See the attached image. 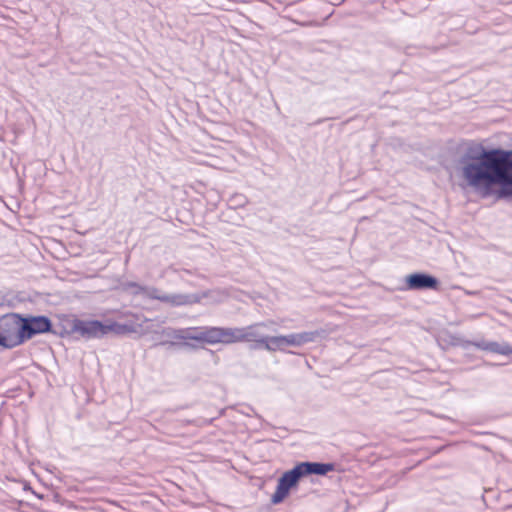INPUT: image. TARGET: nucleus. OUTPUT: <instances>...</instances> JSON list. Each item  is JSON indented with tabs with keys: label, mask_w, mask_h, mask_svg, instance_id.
<instances>
[{
	"label": "nucleus",
	"mask_w": 512,
	"mask_h": 512,
	"mask_svg": "<svg viewBox=\"0 0 512 512\" xmlns=\"http://www.w3.org/2000/svg\"><path fill=\"white\" fill-rule=\"evenodd\" d=\"M508 157L501 147L469 146L458 160L461 178L482 198L509 200Z\"/></svg>",
	"instance_id": "1"
},
{
	"label": "nucleus",
	"mask_w": 512,
	"mask_h": 512,
	"mask_svg": "<svg viewBox=\"0 0 512 512\" xmlns=\"http://www.w3.org/2000/svg\"><path fill=\"white\" fill-rule=\"evenodd\" d=\"M191 340L201 343L215 344H233V327L203 326L190 327Z\"/></svg>",
	"instance_id": "2"
},
{
	"label": "nucleus",
	"mask_w": 512,
	"mask_h": 512,
	"mask_svg": "<svg viewBox=\"0 0 512 512\" xmlns=\"http://www.w3.org/2000/svg\"><path fill=\"white\" fill-rule=\"evenodd\" d=\"M20 313H7L0 318V336L4 339L3 348L12 349L23 344L20 340L22 321Z\"/></svg>",
	"instance_id": "3"
},
{
	"label": "nucleus",
	"mask_w": 512,
	"mask_h": 512,
	"mask_svg": "<svg viewBox=\"0 0 512 512\" xmlns=\"http://www.w3.org/2000/svg\"><path fill=\"white\" fill-rule=\"evenodd\" d=\"M19 319L22 321L19 337L23 344L37 335L51 334L52 321L46 315L21 314Z\"/></svg>",
	"instance_id": "4"
},
{
	"label": "nucleus",
	"mask_w": 512,
	"mask_h": 512,
	"mask_svg": "<svg viewBox=\"0 0 512 512\" xmlns=\"http://www.w3.org/2000/svg\"><path fill=\"white\" fill-rule=\"evenodd\" d=\"M302 478L304 477L298 464L285 471L277 480L276 490L270 499L271 504L278 505L282 503L289 496L291 490L298 487Z\"/></svg>",
	"instance_id": "5"
},
{
	"label": "nucleus",
	"mask_w": 512,
	"mask_h": 512,
	"mask_svg": "<svg viewBox=\"0 0 512 512\" xmlns=\"http://www.w3.org/2000/svg\"><path fill=\"white\" fill-rule=\"evenodd\" d=\"M265 323L259 322L245 327H233V343L248 342L251 350L262 349L266 335L261 331Z\"/></svg>",
	"instance_id": "6"
},
{
	"label": "nucleus",
	"mask_w": 512,
	"mask_h": 512,
	"mask_svg": "<svg viewBox=\"0 0 512 512\" xmlns=\"http://www.w3.org/2000/svg\"><path fill=\"white\" fill-rule=\"evenodd\" d=\"M191 340L190 327L175 329L172 327L163 328L159 333V342L155 346H168V347H186L190 349H197L198 346L188 342Z\"/></svg>",
	"instance_id": "7"
},
{
	"label": "nucleus",
	"mask_w": 512,
	"mask_h": 512,
	"mask_svg": "<svg viewBox=\"0 0 512 512\" xmlns=\"http://www.w3.org/2000/svg\"><path fill=\"white\" fill-rule=\"evenodd\" d=\"M441 283L439 279L426 272H414L405 277V286L403 290L423 291L440 290Z\"/></svg>",
	"instance_id": "8"
},
{
	"label": "nucleus",
	"mask_w": 512,
	"mask_h": 512,
	"mask_svg": "<svg viewBox=\"0 0 512 512\" xmlns=\"http://www.w3.org/2000/svg\"><path fill=\"white\" fill-rule=\"evenodd\" d=\"M103 338L102 321L77 319L73 340H91Z\"/></svg>",
	"instance_id": "9"
},
{
	"label": "nucleus",
	"mask_w": 512,
	"mask_h": 512,
	"mask_svg": "<svg viewBox=\"0 0 512 512\" xmlns=\"http://www.w3.org/2000/svg\"><path fill=\"white\" fill-rule=\"evenodd\" d=\"M325 335L326 331L324 329H318L314 331L291 333L284 335V338L287 346L300 347L304 344L315 342L317 339L325 337Z\"/></svg>",
	"instance_id": "10"
},
{
	"label": "nucleus",
	"mask_w": 512,
	"mask_h": 512,
	"mask_svg": "<svg viewBox=\"0 0 512 512\" xmlns=\"http://www.w3.org/2000/svg\"><path fill=\"white\" fill-rule=\"evenodd\" d=\"M76 316L62 315L59 317L57 324L52 323L51 334L60 338H71L73 339L75 322H77Z\"/></svg>",
	"instance_id": "11"
},
{
	"label": "nucleus",
	"mask_w": 512,
	"mask_h": 512,
	"mask_svg": "<svg viewBox=\"0 0 512 512\" xmlns=\"http://www.w3.org/2000/svg\"><path fill=\"white\" fill-rule=\"evenodd\" d=\"M303 477L311 476V475H319V476H325L327 473L334 471L336 468V464L329 462V463H322V462H311V461H303L297 463Z\"/></svg>",
	"instance_id": "12"
},
{
	"label": "nucleus",
	"mask_w": 512,
	"mask_h": 512,
	"mask_svg": "<svg viewBox=\"0 0 512 512\" xmlns=\"http://www.w3.org/2000/svg\"><path fill=\"white\" fill-rule=\"evenodd\" d=\"M103 337L112 333L114 335H126L135 333L136 328L133 323H118L116 321L102 322Z\"/></svg>",
	"instance_id": "13"
},
{
	"label": "nucleus",
	"mask_w": 512,
	"mask_h": 512,
	"mask_svg": "<svg viewBox=\"0 0 512 512\" xmlns=\"http://www.w3.org/2000/svg\"><path fill=\"white\" fill-rule=\"evenodd\" d=\"M468 345H472L478 349L501 354V355H509L510 350H508V343H498L496 341H468Z\"/></svg>",
	"instance_id": "14"
},
{
	"label": "nucleus",
	"mask_w": 512,
	"mask_h": 512,
	"mask_svg": "<svg viewBox=\"0 0 512 512\" xmlns=\"http://www.w3.org/2000/svg\"><path fill=\"white\" fill-rule=\"evenodd\" d=\"M156 298L163 302H169L176 306L192 304L198 301V297L196 295L183 294L157 296Z\"/></svg>",
	"instance_id": "15"
},
{
	"label": "nucleus",
	"mask_w": 512,
	"mask_h": 512,
	"mask_svg": "<svg viewBox=\"0 0 512 512\" xmlns=\"http://www.w3.org/2000/svg\"><path fill=\"white\" fill-rule=\"evenodd\" d=\"M285 338L284 335L279 336H268L266 335L262 349H265L270 352H275L277 350L285 351Z\"/></svg>",
	"instance_id": "16"
},
{
	"label": "nucleus",
	"mask_w": 512,
	"mask_h": 512,
	"mask_svg": "<svg viewBox=\"0 0 512 512\" xmlns=\"http://www.w3.org/2000/svg\"><path fill=\"white\" fill-rule=\"evenodd\" d=\"M508 155H509V161H510V165H508V171H509V182H508V186H509V200H512V149L511 150H508Z\"/></svg>",
	"instance_id": "17"
},
{
	"label": "nucleus",
	"mask_w": 512,
	"mask_h": 512,
	"mask_svg": "<svg viewBox=\"0 0 512 512\" xmlns=\"http://www.w3.org/2000/svg\"><path fill=\"white\" fill-rule=\"evenodd\" d=\"M125 289H132V292L134 294H139L144 291V287H142L140 284L136 282H128L125 285Z\"/></svg>",
	"instance_id": "18"
},
{
	"label": "nucleus",
	"mask_w": 512,
	"mask_h": 512,
	"mask_svg": "<svg viewBox=\"0 0 512 512\" xmlns=\"http://www.w3.org/2000/svg\"><path fill=\"white\" fill-rule=\"evenodd\" d=\"M233 199L236 200L235 202L238 205H242L245 202V197L243 195H237Z\"/></svg>",
	"instance_id": "19"
},
{
	"label": "nucleus",
	"mask_w": 512,
	"mask_h": 512,
	"mask_svg": "<svg viewBox=\"0 0 512 512\" xmlns=\"http://www.w3.org/2000/svg\"><path fill=\"white\" fill-rule=\"evenodd\" d=\"M330 118H319L318 120H316L312 125H319L323 122H325L326 120H329Z\"/></svg>",
	"instance_id": "20"
},
{
	"label": "nucleus",
	"mask_w": 512,
	"mask_h": 512,
	"mask_svg": "<svg viewBox=\"0 0 512 512\" xmlns=\"http://www.w3.org/2000/svg\"><path fill=\"white\" fill-rule=\"evenodd\" d=\"M508 350H510L509 355L512 354V347L508 344Z\"/></svg>",
	"instance_id": "21"
},
{
	"label": "nucleus",
	"mask_w": 512,
	"mask_h": 512,
	"mask_svg": "<svg viewBox=\"0 0 512 512\" xmlns=\"http://www.w3.org/2000/svg\"><path fill=\"white\" fill-rule=\"evenodd\" d=\"M78 233H81V234H85L87 232V230L85 231H80V230H76Z\"/></svg>",
	"instance_id": "22"
}]
</instances>
